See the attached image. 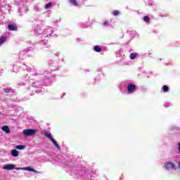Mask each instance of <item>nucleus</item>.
Returning <instances> with one entry per match:
<instances>
[{
  "mask_svg": "<svg viewBox=\"0 0 180 180\" xmlns=\"http://www.w3.org/2000/svg\"><path fill=\"white\" fill-rule=\"evenodd\" d=\"M51 141L53 143V146L58 148V150H60V145L57 143V141L54 139H52Z\"/></svg>",
  "mask_w": 180,
  "mask_h": 180,
  "instance_id": "obj_10",
  "label": "nucleus"
},
{
  "mask_svg": "<svg viewBox=\"0 0 180 180\" xmlns=\"http://www.w3.org/2000/svg\"><path fill=\"white\" fill-rule=\"evenodd\" d=\"M162 89L164 92H168L169 91V88L167 85L163 86Z\"/></svg>",
  "mask_w": 180,
  "mask_h": 180,
  "instance_id": "obj_18",
  "label": "nucleus"
},
{
  "mask_svg": "<svg viewBox=\"0 0 180 180\" xmlns=\"http://www.w3.org/2000/svg\"><path fill=\"white\" fill-rule=\"evenodd\" d=\"M51 5H53V3L50 2L45 5V9H50L51 8Z\"/></svg>",
  "mask_w": 180,
  "mask_h": 180,
  "instance_id": "obj_17",
  "label": "nucleus"
},
{
  "mask_svg": "<svg viewBox=\"0 0 180 180\" xmlns=\"http://www.w3.org/2000/svg\"><path fill=\"white\" fill-rule=\"evenodd\" d=\"M37 133V129H27L22 131V134L25 135V137H31L34 136Z\"/></svg>",
  "mask_w": 180,
  "mask_h": 180,
  "instance_id": "obj_1",
  "label": "nucleus"
},
{
  "mask_svg": "<svg viewBox=\"0 0 180 180\" xmlns=\"http://www.w3.org/2000/svg\"><path fill=\"white\" fill-rule=\"evenodd\" d=\"M69 2L70 4L73 5V6H78L79 5L78 1H77V0H69Z\"/></svg>",
  "mask_w": 180,
  "mask_h": 180,
  "instance_id": "obj_11",
  "label": "nucleus"
},
{
  "mask_svg": "<svg viewBox=\"0 0 180 180\" xmlns=\"http://www.w3.org/2000/svg\"><path fill=\"white\" fill-rule=\"evenodd\" d=\"M14 169H17V171L24 170V167H15Z\"/></svg>",
  "mask_w": 180,
  "mask_h": 180,
  "instance_id": "obj_21",
  "label": "nucleus"
},
{
  "mask_svg": "<svg viewBox=\"0 0 180 180\" xmlns=\"http://www.w3.org/2000/svg\"><path fill=\"white\" fill-rule=\"evenodd\" d=\"M12 91H13V89H12L11 88L9 89H4V91L6 94H9V92H12Z\"/></svg>",
  "mask_w": 180,
  "mask_h": 180,
  "instance_id": "obj_19",
  "label": "nucleus"
},
{
  "mask_svg": "<svg viewBox=\"0 0 180 180\" xmlns=\"http://www.w3.org/2000/svg\"><path fill=\"white\" fill-rule=\"evenodd\" d=\"M179 151L180 152V143H179Z\"/></svg>",
  "mask_w": 180,
  "mask_h": 180,
  "instance_id": "obj_23",
  "label": "nucleus"
},
{
  "mask_svg": "<svg viewBox=\"0 0 180 180\" xmlns=\"http://www.w3.org/2000/svg\"><path fill=\"white\" fill-rule=\"evenodd\" d=\"M165 169H176V165L172 162H168L165 165Z\"/></svg>",
  "mask_w": 180,
  "mask_h": 180,
  "instance_id": "obj_3",
  "label": "nucleus"
},
{
  "mask_svg": "<svg viewBox=\"0 0 180 180\" xmlns=\"http://www.w3.org/2000/svg\"><path fill=\"white\" fill-rule=\"evenodd\" d=\"M1 130L4 131V133H6V134H9L11 133V129H9V127L7 125H4L1 127Z\"/></svg>",
  "mask_w": 180,
  "mask_h": 180,
  "instance_id": "obj_6",
  "label": "nucleus"
},
{
  "mask_svg": "<svg viewBox=\"0 0 180 180\" xmlns=\"http://www.w3.org/2000/svg\"><path fill=\"white\" fill-rule=\"evenodd\" d=\"M112 15L114 16H119V15H120V12L117 10H115V11H112Z\"/></svg>",
  "mask_w": 180,
  "mask_h": 180,
  "instance_id": "obj_16",
  "label": "nucleus"
},
{
  "mask_svg": "<svg viewBox=\"0 0 180 180\" xmlns=\"http://www.w3.org/2000/svg\"><path fill=\"white\" fill-rule=\"evenodd\" d=\"M11 155L13 157H18L19 155V151H18L17 150L15 149H13L11 150Z\"/></svg>",
  "mask_w": 180,
  "mask_h": 180,
  "instance_id": "obj_9",
  "label": "nucleus"
},
{
  "mask_svg": "<svg viewBox=\"0 0 180 180\" xmlns=\"http://www.w3.org/2000/svg\"><path fill=\"white\" fill-rule=\"evenodd\" d=\"M6 41V37H1L0 38V46H2V44H4V43H5Z\"/></svg>",
  "mask_w": 180,
  "mask_h": 180,
  "instance_id": "obj_12",
  "label": "nucleus"
},
{
  "mask_svg": "<svg viewBox=\"0 0 180 180\" xmlns=\"http://www.w3.org/2000/svg\"><path fill=\"white\" fill-rule=\"evenodd\" d=\"M26 148V146H22V145H18L15 146V148L17 150H25V148Z\"/></svg>",
  "mask_w": 180,
  "mask_h": 180,
  "instance_id": "obj_15",
  "label": "nucleus"
},
{
  "mask_svg": "<svg viewBox=\"0 0 180 180\" xmlns=\"http://www.w3.org/2000/svg\"><path fill=\"white\" fill-rule=\"evenodd\" d=\"M24 171H30V172H37V174H41L40 172H37V171L34 170V169H32V168L30 167H24Z\"/></svg>",
  "mask_w": 180,
  "mask_h": 180,
  "instance_id": "obj_7",
  "label": "nucleus"
},
{
  "mask_svg": "<svg viewBox=\"0 0 180 180\" xmlns=\"http://www.w3.org/2000/svg\"><path fill=\"white\" fill-rule=\"evenodd\" d=\"M15 165H6L4 166L3 169H6V171H11L12 169H15Z\"/></svg>",
  "mask_w": 180,
  "mask_h": 180,
  "instance_id": "obj_5",
  "label": "nucleus"
},
{
  "mask_svg": "<svg viewBox=\"0 0 180 180\" xmlns=\"http://www.w3.org/2000/svg\"><path fill=\"white\" fill-rule=\"evenodd\" d=\"M44 135L45 136V137H47V139H49V140H52L53 138V135L51 134V133H49V131H45L44 133Z\"/></svg>",
  "mask_w": 180,
  "mask_h": 180,
  "instance_id": "obj_8",
  "label": "nucleus"
},
{
  "mask_svg": "<svg viewBox=\"0 0 180 180\" xmlns=\"http://www.w3.org/2000/svg\"><path fill=\"white\" fill-rule=\"evenodd\" d=\"M143 20H144V22H146L147 23H148L150 22V17L145 15L143 17Z\"/></svg>",
  "mask_w": 180,
  "mask_h": 180,
  "instance_id": "obj_20",
  "label": "nucleus"
},
{
  "mask_svg": "<svg viewBox=\"0 0 180 180\" xmlns=\"http://www.w3.org/2000/svg\"><path fill=\"white\" fill-rule=\"evenodd\" d=\"M139 53H132L130 54V58L131 60H134V58H136V57H137Z\"/></svg>",
  "mask_w": 180,
  "mask_h": 180,
  "instance_id": "obj_14",
  "label": "nucleus"
},
{
  "mask_svg": "<svg viewBox=\"0 0 180 180\" xmlns=\"http://www.w3.org/2000/svg\"><path fill=\"white\" fill-rule=\"evenodd\" d=\"M136 89H137V87H136L135 84L131 83L128 84V86H127L128 94H133L136 92Z\"/></svg>",
  "mask_w": 180,
  "mask_h": 180,
  "instance_id": "obj_2",
  "label": "nucleus"
},
{
  "mask_svg": "<svg viewBox=\"0 0 180 180\" xmlns=\"http://www.w3.org/2000/svg\"><path fill=\"white\" fill-rule=\"evenodd\" d=\"M8 29L11 32H16L18 30V26L16 25V24H9L8 26Z\"/></svg>",
  "mask_w": 180,
  "mask_h": 180,
  "instance_id": "obj_4",
  "label": "nucleus"
},
{
  "mask_svg": "<svg viewBox=\"0 0 180 180\" xmlns=\"http://www.w3.org/2000/svg\"><path fill=\"white\" fill-rule=\"evenodd\" d=\"M94 51H96V53H101L102 51V49L99 47V46H94Z\"/></svg>",
  "mask_w": 180,
  "mask_h": 180,
  "instance_id": "obj_13",
  "label": "nucleus"
},
{
  "mask_svg": "<svg viewBox=\"0 0 180 180\" xmlns=\"http://www.w3.org/2000/svg\"><path fill=\"white\" fill-rule=\"evenodd\" d=\"M108 23H109L108 21H105L103 23V26H106V25H108Z\"/></svg>",
  "mask_w": 180,
  "mask_h": 180,
  "instance_id": "obj_22",
  "label": "nucleus"
}]
</instances>
